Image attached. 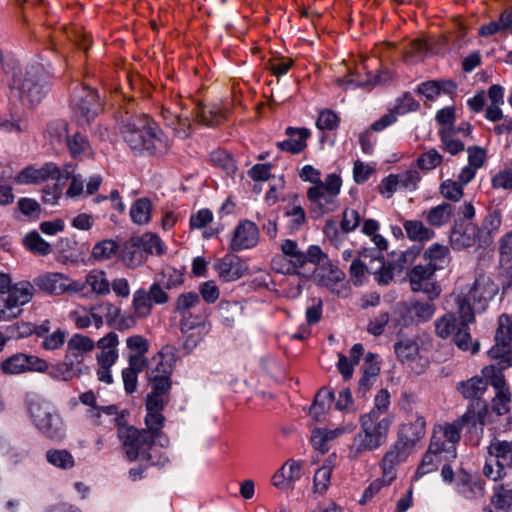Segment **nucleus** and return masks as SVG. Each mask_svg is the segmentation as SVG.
I'll use <instances>...</instances> for the list:
<instances>
[{"mask_svg":"<svg viewBox=\"0 0 512 512\" xmlns=\"http://www.w3.org/2000/svg\"><path fill=\"white\" fill-rule=\"evenodd\" d=\"M172 366L169 363L160 361L156 370H152L149 379L152 383V393L165 395L171 387L170 373Z\"/></svg>","mask_w":512,"mask_h":512,"instance_id":"c85d7f7f","label":"nucleus"},{"mask_svg":"<svg viewBox=\"0 0 512 512\" xmlns=\"http://www.w3.org/2000/svg\"><path fill=\"white\" fill-rule=\"evenodd\" d=\"M131 308L132 313L139 319L147 318L152 313L153 304L145 289L140 288L134 292Z\"/></svg>","mask_w":512,"mask_h":512,"instance_id":"58836bf2","label":"nucleus"},{"mask_svg":"<svg viewBox=\"0 0 512 512\" xmlns=\"http://www.w3.org/2000/svg\"><path fill=\"white\" fill-rule=\"evenodd\" d=\"M449 250L446 246L434 243L424 253L425 259L429 262L428 267L435 271L443 267L448 257Z\"/></svg>","mask_w":512,"mask_h":512,"instance_id":"c03bdc74","label":"nucleus"},{"mask_svg":"<svg viewBox=\"0 0 512 512\" xmlns=\"http://www.w3.org/2000/svg\"><path fill=\"white\" fill-rule=\"evenodd\" d=\"M71 172L66 169H60L56 164L50 162L40 168L28 166L21 170L15 177V182L20 185L40 184L49 179L63 183L70 176Z\"/></svg>","mask_w":512,"mask_h":512,"instance_id":"f8f14e48","label":"nucleus"},{"mask_svg":"<svg viewBox=\"0 0 512 512\" xmlns=\"http://www.w3.org/2000/svg\"><path fill=\"white\" fill-rule=\"evenodd\" d=\"M119 337L115 332H109L100 338L95 347L98 349L96 354L97 362L115 364L119 358Z\"/></svg>","mask_w":512,"mask_h":512,"instance_id":"b1692460","label":"nucleus"},{"mask_svg":"<svg viewBox=\"0 0 512 512\" xmlns=\"http://www.w3.org/2000/svg\"><path fill=\"white\" fill-rule=\"evenodd\" d=\"M478 238V228L467 224L462 230H455L451 234V244L455 249H463L474 245Z\"/></svg>","mask_w":512,"mask_h":512,"instance_id":"f704fd0d","label":"nucleus"},{"mask_svg":"<svg viewBox=\"0 0 512 512\" xmlns=\"http://www.w3.org/2000/svg\"><path fill=\"white\" fill-rule=\"evenodd\" d=\"M425 433V418L423 416H416L412 422L403 424L400 427L396 442L413 452L414 447L425 436Z\"/></svg>","mask_w":512,"mask_h":512,"instance_id":"412c9836","label":"nucleus"},{"mask_svg":"<svg viewBox=\"0 0 512 512\" xmlns=\"http://www.w3.org/2000/svg\"><path fill=\"white\" fill-rule=\"evenodd\" d=\"M43 337L44 339L41 344L42 348L48 351H54L60 349L64 345L67 332L62 329H57L51 334H45Z\"/></svg>","mask_w":512,"mask_h":512,"instance_id":"052dcab7","label":"nucleus"},{"mask_svg":"<svg viewBox=\"0 0 512 512\" xmlns=\"http://www.w3.org/2000/svg\"><path fill=\"white\" fill-rule=\"evenodd\" d=\"M394 416L389 414L382 418H374V414L361 415L360 430L381 447L388 438Z\"/></svg>","mask_w":512,"mask_h":512,"instance_id":"dca6fc26","label":"nucleus"},{"mask_svg":"<svg viewBox=\"0 0 512 512\" xmlns=\"http://www.w3.org/2000/svg\"><path fill=\"white\" fill-rule=\"evenodd\" d=\"M121 132L124 141L137 154L162 153L169 147L168 138L146 115L126 120Z\"/></svg>","mask_w":512,"mask_h":512,"instance_id":"f03ea898","label":"nucleus"},{"mask_svg":"<svg viewBox=\"0 0 512 512\" xmlns=\"http://www.w3.org/2000/svg\"><path fill=\"white\" fill-rule=\"evenodd\" d=\"M334 393L326 388H322L315 396L314 402L310 407L309 414L315 421H322L330 409Z\"/></svg>","mask_w":512,"mask_h":512,"instance_id":"473e14b6","label":"nucleus"},{"mask_svg":"<svg viewBox=\"0 0 512 512\" xmlns=\"http://www.w3.org/2000/svg\"><path fill=\"white\" fill-rule=\"evenodd\" d=\"M259 241V230L255 223L249 220L241 221L232 233L229 247L232 251H242L253 248Z\"/></svg>","mask_w":512,"mask_h":512,"instance_id":"a211bd4d","label":"nucleus"},{"mask_svg":"<svg viewBox=\"0 0 512 512\" xmlns=\"http://www.w3.org/2000/svg\"><path fill=\"white\" fill-rule=\"evenodd\" d=\"M127 348L132 355H145L149 350V342L142 335H132L126 339Z\"/></svg>","mask_w":512,"mask_h":512,"instance_id":"774afa93","label":"nucleus"},{"mask_svg":"<svg viewBox=\"0 0 512 512\" xmlns=\"http://www.w3.org/2000/svg\"><path fill=\"white\" fill-rule=\"evenodd\" d=\"M442 480L446 483L455 481L458 493L466 499L476 498L477 483L472 481L471 475L465 469H459L456 473L449 464L443 465L441 469Z\"/></svg>","mask_w":512,"mask_h":512,"instance_id":"6ab92c4d","label":"nucleus"},{"mask_svg":"<svg viewBox=\"0 0 512 512\" xmlns=\"http://www.w3.org/2000/svg\"><path fill=\"white\" fill-rule=\"evenodd\" d=\"M35 293L34 283L21 281L14 284L8 292L7 298L18 309L31 301Z\"/></svg>","mask_w":512,"mask_h":512,"instance_id":"7c9ffc66","label":"nucleus"},{"mask_svg":"<svg viewBox=\"0 0 512 512\" xmlns=\"http://www.w3.org/2000/svg\"><path fill=\"white\" fill-rule=\"evenodd\" d=\"M51 329L50 321L45 320L40 325H35L30 322H18L9 327V330L13 335L18 338L29 337L32 334H36L37 336H44L49 333Z\"/></svg>","mask_w":512,"mask_h":512,"instance_id":"c9c22d12","label":"nucleus"},{"mask_svg":"<svg viewBox=\"0 0 512 512\" xmlns=\"http://www.w3.org/2000/svg\"><path fill=\"white\" fill-rule=\"evenodd\" d=\"M79 400L83 405L89 407L86 412L87 417L94 423H98L100 410L98 409L95 393L93 391H87L80 395Z\"/></svg>","mask_w":512,"mask_h":512,"instance_id":"0e129e2a","label":"nucleus"},{"mask_svg":"<svg viewBox=\"0 0 512 512\" xmlns=\"http://www.w3.org/2000/svg\"><path fill=\"white\" fill-rule=\"evenodd\" d=\"M378 448L380 447L360 430L352 439L347 457L351 461H357L367 452L375 451Z\"/></svg>","mask_w":512,"mask_h":512,"instance_id":"c756f323","label":"nucleus"},{"mask_svg":"<svg viewBox=\"0 0 512 512\" xmlns=\"http://www.w3.org/2000/svg\"><path fill=\"white\" fill-rule=\"evenodd\" d=\"M130 216L135 224H147L151 217V203L147 198L138 199L130 209Z\"/></svg>","mask_w":512,"mask_h":512,"instance_id":"de8ad7c7","label":"nucleus"},{"mask_svg":"<svg viewBox=\"0 0 512 512\" xmlns=\"http://www.w3.org/2000/svg\"><path fill=\"white\" fill-rule=\"evenodd\" d=\"M489 457H493L495 462L501 467H512V442L494 441L488 447Z\"/></svg>","mask_w":512,"mask_h":512,"instance_id":"4c0bfd02","label":"nucleus"},{"mask_svg":"<svg viewBox=\"0 0 512 512\" xmlns=\"http://www.w3.org/2000/svg\"><path fill=\"white\" fill-rule=\"evenodd\" d=\"M315 278L320 285L332 292H339L338 288L344 279V273L337 266L323 262L315 270Z\"/></svg>","mask_w":512,"mask_h":512,"instance_id":"a878e982","label":"nucleus"},{"mask_svg":"<svg viewBox=\"0 0 512 512\" xmlns=\"http://www.w3.org/2000/svg\"><path fill=\"white\" fill-rule=\"evenodd\" d=\"M28 411L35 427L50 439L60 440L65 436V428L59 414L37 401H31Z\"/></svg>","mask_w":512,"mask_h":512,"instance_id":"0eeeda50","label":"nucleus"},{"mask_svg":"<svg viewBox=\"0 0 512 512\" xmlns=\"http://www.w3.org/2000/svg\"><path fill=\"white\" fill-rule=\"evenodd\" d=\"M435 305L428 302L415 301L411 303L410 313L418 322L429 321L435 313Z\"/></svg>","mask_w":512,"mask_h":512,"instance_id":"13d9d810","label":"nucleus"},{"mask_svg":"<svg viewBox=\"0 0 512 512\" xmlns=\"http://www.w3.org/2000/svg\"><path fill=\"white\" fill-rule=\"evenodd\" d=\"M118 438L129 461H138L146 465H159L164 462L161 450L155 445L153 435L145 429L139 430L133 426L120 425Z\"/></svg>","mask_w":512,"mask_h":512,"instance_id":"20e7f679","label":"nucleus"},{"mask_svg":"<svg viewBox=\"0 0 512 512\" xmlns=\"http://www.w3.org/2000/svg\"><path fill=\"white\" fill-rule=\"evenodd\" d=\"M49 364L46 360L32 354L18 352L5 358L0 363V371L7 376L21 375L29 372L44 373Z\"/></svg>","mask_w":512,"mask_h":512,"instance_id":"9b49d317","label":"nucleus"},{"mask_svg":"<svg viewBox=\"0 0 512 512\" xmlns=\"http://www.w3.org/2000/svg\"><path fill=\"white\" fill-rule=\"evenodd\" d=\"M370 264L373 265L371 273L378 284L387 285L393 280V268L391 265H385L382 258L371 259Z\"/></svg>","mask_w":512,"mask_h":512,"instance_id":"09e8293b","label":"nucleus"},{"mask_svg":"<svg viewBox=\"0 0 512 512\" xmlns=\"http://www.w3.org/2000/svg\"><path fill=\"white\" fill-rule=\"evenodd\" d=\"M398 180L399 188L407 191H415L421 176L417 170L411 169L395 174Z\"/></svg>","mask_w":512,"mask_h":512,"instance_id":"bf43d9fd","label":"nucleus"},{"mask_svg":"<svg viewBox=\"0 0 512 512\" xmlns=\"http://www.w3.org/2000/svg\"><path fill=\"white\" fill-rule=\"evenodd\" d=\"M500 265L512 276V232L500 240Z\"/></svg>","mask_w":512,"mask_h":512,"instance_id":"5fc2aeb1","label":"nucleus"},{"mask_svg":"<svg viewBox=\"0 0 512 512\" xmlns=\"http://www.w3.org/2000/svg\"><path fill=\"white\" fill-rule=\"evenodd\" d=\"M66 142L73 158H85L93 154L88 139L79 132L66 135Z\"/></svg>","mask_w":512,"mask_h":512,"instance_id":"72a5a7b5","label":"nucleus"},{"mask_svg":"<svg viewBox=\"0 0 512 512\" xmlns=\"http://www.w3.org/2000/svg\"><path fill=\"white\" fill-rule=\"evenodd\" d=\"M452 213V206L449 203H442L426 212V221L432 227H441L449 222Z\"/></svg>","mask_w":512,"mask_h":512,"instance_id":"ea45409f","label":"nucleus"},{"mask_svg":"<svg viewBox=\"0 0 512 512\" xmlns=\"http://www.w3.org/2000/svg\"><path fill=\"white\" fill-rule=\"evenodd\" d=\"M23 244L30 252L40 256H45L52 252V246L36 231L26 234Z\"/></svg>","mask_w":512,"mask_h":512,"instance_id":"37998d69","label":"nucleus"},{"mask_svg":"<svg viewBox=\"0 0 512 512\" xmlns=\"http://www.w3.org/2000/svg\"><path fill=\"white\" fill-rule=\"evenodd\" d=\"M166 290L167 289L163 287L162 284H160L158 281H154L150 285L149 290H146V293H148V297L153 305H164L170 299Z\"/></svg>","mask_w":512,"mask_h":512,"instance_id":"338daca9","label":"nucleus"},{"mask_svg":"<svg viewBox=\"0 0 512 512\" xmlns=\"http://www.w3.org/2000/svg\"><path fill=\"white\" fill-rule=\"evenodd\" d=\"M442 163V156L435 150L431 149L417 158V166L421 170L429 171L435 169Z\"/></svg>","mask_w":512,"mask_h":512,"instance_id":"e2e57ef3","label":"nucleus"},{"mask_svg":"<svg viewBox=\"0 0 512 512\" xmlns=\"http://www.w3.org/2000/svg\"><path fill=\"white\" fill-rule=\"evenodd\" d=\"M333 467L330 464H324L314 474L313 492L323 494L330 486V480Z\"/></svg>","mask_w":512,"mask_h":512,"instance_id":"3c124183","label":"nucleus"},{"mask_svg":"<svg viewBox=\"0 0 512 512\" xmlns=\"http://www.w3.org/2000/svg\"><path fill=\"white\" fill-rule=\"evenodd\" d=\"M200 297L195 292H184L178 295L173 304V312L181 315L180 329L182 332L194 330L200 326H204V322L198 317H193L190 313L200 305Z\"/></svg>","mask_w":512,"mask_h":512,"instance_id":"2eb2a0df","label":"nucleus"},{"mask_svg":"<svg viewBox=\"0 0 512 512\" xmlns=\"http://www.w3.org/2000/svg\"><path fill=\"white\" fill-rule=\"evenodd\" d=\"M403 227L407 237L413 241H428L434 237V231L418 220H407Z\"/></svg>","mask_w":512,"mask_h":512,"instance_id":"79ce46f5","label":"nucleus"},{"mask_svg":"<svg viewBox=\"0 0 512 512\" xmlns=\"http://www.w3.org/2000/svg\"><path fill=\"white\" fill-rule=\"evenodd\" d=\"M460 441L455 427L434 426L429 447L419 464L414 479L418 480L437 470L443 460L456 458V444Z\"/></svg>","mask_w":512,"mask_h":512,"instance_id":"7ed1b4c3","label":"nucleus"},{"mask_svg":"<svg viewBox=\"0 0 512 512\" xmlns=\"http://www.w3.org/2000/svg\"><path fill=\"white\" fill-rule=\"evenodd\" d=\"M34 286L51 296L74 295L81 292L80 281L60 272H45L33 280Z\"/></svg>","mask_w":512,"mask_h":512,"instance_id":"1a4fd4ad","label":"nucleus"},{"mask_svg":"<svg viewBox=\"0 0 512 512\" xmlns=\"http://www.w3.org/2000/svg\"><path fill=\"white\" fill-rule=\"evenodd\" d=\"M449 299L457 304L459 321L452 312H446L434 322L435 333L441 339H447L453 336L454 343L462 350L471 348L473 354L478 351V342L472 344L469 325L475 323L476 315L474 304L479 299L477 280L460 294H450Z\"/></svg>","mask_w":512,"mask_h":512,"instance_id":"f257e3e1","label":"nucleus"},{"mask_svg":"<svg viewBox=\"0 0 512 512\" xmlns=\"http://www.w3.org/2000/svg\"><path fill=\"white\" fill-rule=\"evenodd\" d=\"M482 375L495 391V395L491 401V411L497 416L507 414L510 410L511 393L504 375L500 372L494 373V368H484Z\"/></svg>","mask_w":512,"mask_h":512,"instance_id":"ddd939ff","label":"nucleus"},{"mask_svg":"<svg viewBox=\"0 0 512 512\" xmlns=\"http://www.w3.org/2000/svg\"><path fill=\"white\" fill-rule=\"evenodd\" d=\"M101 103L96 91L88 86L77 88L72 96L73 118L79 125H86L101 111Z\"/></svg>","mask_w":512,"mask_h":512,"instance_id":"6e6552de","label":"nucleus"},{"mask_svg":"<svg viewBox=\"0 0 512 512\" xmlns=\"http://www.w3.org/2000/svg\"><path fill=\"white\" fill-rule=\"evenodd\" d=\"M435 270L428 266L416 265L408 274L409 283L413 292H421L430 301L437 299L441 294V287L434 279Z\"/></svg>","mask_w":512,"mask_h":512,"instance_id":"4468645a","label":"nucleus"},{"mask_svg":"<svg viewBox=\"0 0 512 512\" xmlns=\"http://www.w3.org/2000/svg\"><path fill=\"white\" fill-rule=\"evenodd\" d=\"M468 165L465 166L459 174V182L462 185L469 183L480 168V148L474 146L468 148Z\"/></svg>","mask_w":512,"mask_h":512,"instance_id":"a19ab883","label":"nucleus"},{"mask_svg":"<svg viewBox=\"0 0 512 512\" xmlns=\"http://www.w3.org/2000/svg\"><path fill=\"white\" fill-rule=\"evenodd\" d=\"M122 259L128 268H136L146 262L148 257L140 243L137 242V238L133 237L126 242Z\"/></svg>","mask_w":512,"mask_h":512,"instance_id":"2f4dec72","label":"nucleus"},{"mask_svg":"<svg viewBox=\"0 0 512 512\" xmlns=\"http://www.w3.org/2000/svg\"><path fill=\"white\" fill-rule=\"evenodd\" d=\"M457 390L463 396V398L470 400L471 403L479 405V393H480V378L477 376L472 377L466 381H462L457 384Z\"/></svg>","mask_w":512,"mask_h":512,"instance_id":"8fccbe9b","label":"nucleus"},{"mask_svg":"<svg viewBox=\"0 0 512 512\" xmlns=\"http://www.w3.org/2000/svg\"><path fill=\"white\" fill-rule=\"evenodd\" d=\"M282 254L272 259V269L277 273L296 274L298 269L307 263V257L297 242L291 239H285L280 245Z\"/></svg>","mask_w":512,"mask_h":512,"instance_id":"9d476101","label":"nucleus"},{"mask_svg":"<svg viewBox=\"0 0 512 512\" xmlns=\"http://www.w3.org/2000/svg\"><path fill=\"white\" fill-rule=\"evenodd\" d=\"M81 292L83 294L86 287H89L91 292L97 296L107 295L110 293V282L107 278L105 271L100 269H93L85 275V280L80 281Z\"/></svg>","mask_w":512,"mask_h":512,"instance_id":"bb28decb","label":"nucleus"},{"mask_svg":"<svg viewBox=\"0 0 512 512\" xmlns=\"http://www.w3.org/2000/svg\"><path fill=\"white\" fill-rule=\"evenodd\" d=\"M95 348V342L82 334L73 335L67 343L65 360L71 364L81 362L84 354L91 352Z\"/></svg>","mask_w":512,"mask_h":512,"instance_id":"393cba45","label":"nucleus"},{"mask_svg":"<svg viewBox=\"0 0 512 512\" xmlns=\"http://www.w3.org/2000/svg\"><path fill=\"white\" fill-rule=\"evenodd\" d=\"M394 350L397 358L418 374L428 366V360L419 354L418 343L412 339H403L396 342Z\"/></svg>","mask_w":512,"mask_h":512,"instance_id":"f3484780","label":"nucleus"},{"mask_svg":"<svg viewBox=\"0 0 512 512\" xmlns=\"http://www.w3.org/2000/svg\"><path fill=\"white\" fill-rule=\"evenodd\" d=\"M49 74L41 64L27 66L25 72L14 78L12 88L16 89L23 103H40L49 92Z\"/></svg>","mask_w":512,"mask_h":512,"instance_id":"39448f33","label":"nucleus"},{"mask_svg":"<svg viewBox=\"0 0 512 512\" xmlns=\"http://www.w3.org/2000/svg\"><path fill=\"white\" fill-rule=\"evenodd\" d=\"M286 134L289 136V139L277 143L281 150L298 154L305 149L306 140L310 136L308 129L288 127Z\"/></svg>","mask_w":512,"mask_h":512,"instance_id":"cd10ccee","label":"nucleus"},{"mask_svg":"<svg viewBox=\"0 0 512 512\" xmlns=\"http://www.w3.org/2000/svg\"><path fill=\"white\" fill-rule=\"evenodd\" d=\"M463 185L460 182L447 179L439 186L441 196L449 201L457 202L463 196Z\"/></svg>","mask_w":512,"mask_h":512,"instance_id":"6e6d98bb","label":"nucleus"},{"mask_svg":"<svg viewBox=\"0 0 512 512\" xmlns=\"http://www.w3.org/2000/svg\"><path fill=\"white\" fill-rule=\"evenodd\" d=\"M342 180L338 174L327 175L324 181L311 186L307 191V197L320 213H328L337 208V197L340 193Z\"/></svg>","mask_w":512,"mask_h":512,"instance_id":"423d86ee","label":"nucleus"},{"mask_svg":"<svg viewBox=\"0 0 512 512\" xmlns=\"http://www.w3.org/2000/svg\"><path fill=\"white\" fill-rule=\"evenodd\" d=\"M219 277L225 281H235L248 272V266L240 257L227 254L221 258L215 265Z\"/></svg>","mask_w":512,"mask_h":512,"instance_id":"4be33fe9","label":"nucleus"},{"mask_svg":"<svg viewBox=\"0 0 512 512\" xmlns=\"http://www.w3.org/2000/svg\"><path fill=\"white\" fill-rule=\"evenodd\" d=\"M47 461L60 469H71L75 466L72 454L65 449H51L46 452Z\"/></svg>","mask_w":512,"mask_h":512,"instance_id":"49530a36","label":"nucleus"},{"mask_svg":"<svg viewBox=\"0 0 512 512\" xmlns=\"http://www.w3.org/2000/svg\"><path fill=\"white\" fill-rule=\"evenodd\" d=\"M157 281L167 290L177 289L184 283V273L182 270L167 266L162 269Z\"/></svg>","mask_w":512,"mask_h":512,"instance_id":"a18cd8bd","label":"nucleus"},{"mask_svg":"<svg viewBox=\"0 0 512 512\" xmlns=\"http://www.w3.org/2000/svg\"><path fill=\"white\" fill-rule=\"evenodd\" d=\"M480 421V410L479 405L476 403H470L466 412L461 416V418L453 421L452 423H439L435 426H450L455 427L457 430L458 436H460V430L463 427L476 428L477 423Z\"/></svg>","mask_w":512,"mask_h":512,"instance_id":"e433bc0d","label":"nucleus"},{"mask_svg":"<svg viewBox=\"0 0 512 512\" xmlns=\"http://www.w3.org/2000/svg\"><path fill=\"white\" fill-rule=\"evenodd\" d=\"M390 407V393L387 389H381L374 398L373 408L367 414H374V418H381Z\"/></svg>","mask_w":512,"mask_h":512,"instance_id":"680f3d73","label":"nucleus"},{"mask_svg":"<svg viewBox=\"0 0 512 512\" xmlns=\"http://www.w3.org/2000/svg\"><path fill=\"white\" fill-rule=\"evenodd\" d=\"M211 163L225 171L227 174L234 173L236 170V165L233 158L225 151V150H215L211 153L210 156Z\"/></svg>","mask_w":512,"mask_h":512,"instance_id":"4d7b16f0","label":"nucleus"},{"mask_svg":"<svg viewBox=\"0 0 512 512\" xmlns=\"http://www.w3.org/2000/svg\"><path fill=\"white\" fill-rule=\"evenodd\" d=\"M118 245L113 240H102L94 245L92 257L96 261H106L111 259L117 252Z\"/></svg>","mask_w":512,"mask_h":512,"instance_id":"864d4df0","label":"nucleus"},{"mask_svg":"<svg viewBox=\"0 0 512 512\" xmlns=\"http://www.w3.org/2000/svg\"><path fill=\"white\" fill-rule=\"evenodd\" d=\"M512 342V319L503 314L498 319V326L495 333V345L488 351L491 358L502 356L509 352Z\"/></svg>","mask_w":512,"mask_h":512,"instance_id":"5701e85b","label":"nucleus"},{"mask_svg":"<svg viewBox=\"0 0 512 512\" xmlns=\"http://www.w3.org/2000/svg\"><path fill=\"white\" fill-rule=\"evenodd\" d=\"M23 309H18L7 297H0V322H9L21 316Z\"/></svg>","mask_w":512,"mask_h":512,"instance_id":"69168bd1","label":"nucleus"},{"mask_svg":"<svg viewBox=\"0 0 512 512\" xmlns=\"http://www.w3.org/2000/svg\"><path fill=\"white\" fill-rule=\"evenodd\" d=\"M136 238L137 242L142 246L144 252H146L147 257L153 254L161 255L165 251L163 242L155 234L145 233L141 237Z\"/></svg>","mask_w":512,"mask_h":512,"instance_id":"603ef678","label":"nucleus"},{"mask_svg":"<svg viewBox=\"0 0 512 512\" xmlns=\"http://www.w3.org/2000/svg\"><path fill=\"white\" fill-rule=\"evenodd\" d=\"M411 454L410 450L395 441L390 445L380 461L382 475L388 481L393 482L397 477V467L405 462Z\"/></svg>","mask_w":512,"mask_h":512,"instance_id":"aec40b11","label":"nucleus"}]
</instances>
